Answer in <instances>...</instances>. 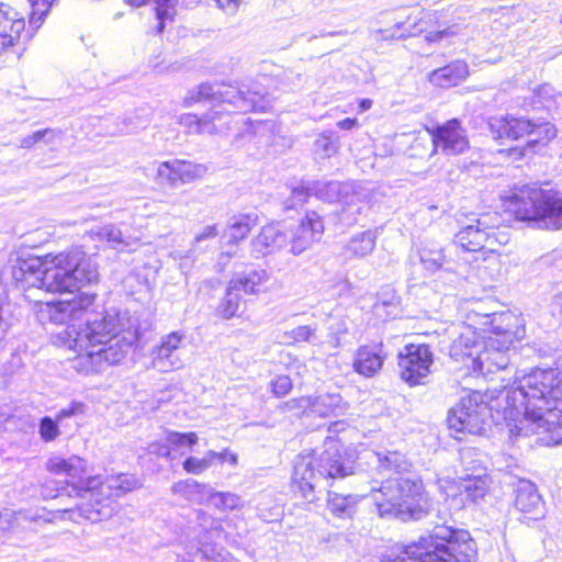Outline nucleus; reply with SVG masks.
Wrapping results in <instances>:
<instances>
[{
	"label": "nucleus",
	"mask_w": 562,
	"mask_h": 562,
	"mask_svg": "<svg viewBox=\"0 0 562 562\" xmlns=\"http://www.w3.org/2000/svg\"><path fill=\"white\" fill-rule=\"evenodd\" d=\"M463 312L464 321L448 329L451 359L483 375L505 370L515 342L525 337L521 316L510 311L486 313L479 302Z\"/></svg>",
	"instance_id": "1"
},
{
	"label": "nucleus",
	"mask_w": 562,
	"mask_h": 562,
	"mask_svg": "<svg viewBox=\"0 0 562 562\" xmlns=\"http://www.w3.org/2000/svg\"><path fill=\"white\" fill-rule=\"evenodd\" d=\"M506 417L518 419L516 435H539L544 446L562 445V372L532 369L516 372V386L506 394Z\"/></svg>",
	"instance_id": "2"
},
{
	"label": "nucleus",
	"mask_w": 562,
	"mask_h": 562,
	"mask_svg": "<svg viewBox=\"0 0 562 562\" xmlns=\"http://www.w3.org/2000/svg\"><path fill=\"white\" fill-rule=\"evenodd\" d=\"M137 340L136 325L126 314L106 312L80 329L68 326L55 342L77 353L74 368L78 372L93 374L120 363Z\"/></svg>",
	"instance_id": "3"
},
{
	"label": "nucleus",
	"mask_w": 562,
	"mask_h": 562,
	"mask_svg": "<svg viewBox=\"0 0 562 562\" xmlns=\"http://www.w3.org/2000/svg\"><path fill=\"white\" fill-rule=\"evenodd\" d=\"M210 100L213 102L209 112L199 116L193 113L181 114L178 123L190 134H221L232 130L234 115L249 111H263L267 108L265 89L251 90L243 85L236 88L224 83H202L189 91L183 105Z\"/></svg>",
	"instance_id": "4"
},
{
	"label": "nucleus",
	"mask_w": 562,
	"mask_h": 562,
	"mask_svg": "<svg viewBox=\"0 0 562 562\" xmlns=\"http://www.w3.org/2000/svg\"><path fill=\"white\" fill-rule=\"evenodd\" d=\"M14 278L47 292H70L98 282L99 271L93 258L76 247L56 255L47 254L43 258L22 259L14 269Z\"/></svg>",
	"instance_id": "5"
},
{
	"label": "nucleus",
	"mask_w": 562,
	"mask_h": 562,
	"mask_svg": "<svg viewBox=\"0 0 562 562\" xmlns=\"http://www.w3.org/2000/svg\"><path fill=\"white\" fill-rule=\"evenodd\" d=\"M476 547L469 531L436 527L428 536L406 547H394L381 562H473Z\"/></svg>",
	"instance_id": "6"
},
{
	"label": "nucleus",
	"mask_w": 562,
	"mask_h": 562,
	"mask_svg": "<svg viewBox=\"0 0 562 562\" xmlns=\"http://www.w3.org/2000/svg\"><path fill=\"white\" fill-rule=\"evenodd\" d=\"M352 473V467L342 453L337 438L327 437L321 452L301 453L293 465L290 490L307 503L316 499L315 487L321 479H342Z\"/></svg>",
	"instance_id": "7"
},
{
	"label": "nucleus",
	"mask_w": 562,
	"mask_h": 562,
	"mask_svg": "<svg viewBox=\"0 0 562 562\" xmlns=\"http://www.w3.org/2000/svg\"><path fill=\"white\" fill-rule=\"evenodd\" d=\"M376 512L382 518L420 519L431 507V501L419 480L390 477L370 492Z\"/></svg>",
	"instance_id": "8"
},
{
	"label": "nucleus",
	"mask_w": 562,
	"mask_h": 562,
	"mask_svg": "<svg viewBox=\"0 0 562 562\" xmlns=\"http://www.w3.org/2000/svg\"><path fill=\"white\" fill-rule=\"evenodd\" d=\"M137 481L128 474H119L100 479V483L90 491L87 504H80L77 508L57 509L50 514L54 517H45L49 521L71 520L80 524L82 520L98 522L112 517L119 509L116 498L126 492L134 490Z\"/></svg>",
	"instance_id": "9"
},
{
	"label": "nucleus",
	"mask_w": 562,
	"mask_h": 562,
	"mask_svg": "<svg viewBox=\"0 0 562 562\" xmlns=\"http://www.w3.org/2000/svg\"><path fill=\"white\" fill-rule=\"evenodd\" d=\"M516 220L538 229H562V194L537 187H524L506 201Z\"/></svg>",
	"instance_id": "10"
},
{
	"label": "nucleus",
	"mask_w": 562,
	"mask_h": 562,
	"mask_svg": "<svg viewBox=\"0 0 562 562\" xmlns=\"http://www.w3.org/2000/svg\"><path fill=\"white\" fill-rule=\"evenodd\" d=\"M501 216L498 213H484L472 221L471 224L462 227L454 236V244L467 251L482 252L483 262L486 265L477 266L479 270H485L487 276L493 278L501 271L499 255L494 247L497 245H506L509 241L507 232H501Z\"/></svg>",
	"instance_id": "11"
},
{
	"label": "nucleus",
	"mask_w": 562,
	"mask_h": 562,
	"mask_svg": "<svg viewBox=\"0 0 562 562\" xmlns=\"http://www.w3.org/2000/svg\"><path fill=\"white\" fill-rule=\"evenodd\" d=\"M516 386V379L513 385L504 387L496 396L493 394H482L477 391L463 396L459 403L450 409L448 415V426L457 434L468 432L472 435L481 434L490 411L494 407H502L504 419L512 436L519 437L516 432H512L510 428L514 424H520L518 419L506 417L505 409L507 406L506 394Z\"/></svg>",
	"instance_id": "12"
},
{
	"label": "nucleus",
	"mask_w": 562,
	"mask_h": 562,
	"mask_svg": "<svg viewBox=\"0 0 562 562\" xmlns=\"http://www.w3.org/2000/svg\"><path fill=\"white\" fill-rule=\"evenodd\" d=\"M30 9L27 13L15 5L0 1V56L16 46L22 40L31 41L42 26L54 0H22Z\"/></svg>",
	"instance_id": "13"
},
{
	"label": "nucleus",
	"mask_w": 562,
	"mask_h": 562,
	"mask_svg": "<svg viewBox=\"0 0 562 562\" xmlns=\"http://www.w3.org/2000/svg\"><path fill=\"white\" fill-rule=\"evenodd\" d=\"M438 484L447 499L451 501V506L459 509L483 499L490 491L491 477L484 470H479L458 480L439 477Z\"/></svg>",
	"instance_id": "14"
},
{
	"label": "nucleus",
	"mask_w": 562,
	"mask_h": 562,
	"mask_svg": "<svg viewBox=\"0 0 562 562\" xmlns=\"http://www.w3.org/2000/svg\"><path fill=\"white\" fill-rule=\"evenodd\" d=\"M46 470L55 475L66 476L67 483L74 487L77 495L87 501L90 491L97 483H100V476H85L88 462L77 454L52 456L46 462Z\"/></svg>",
	"instance_id": "15"
},
{
	"label": "nucleus",
	"mask_w": 562,
	"mask_h": 562,
	"mask_svg": "<svg viewBox=\"0 0 562 562\" xmlns=\"http://www.w3.org/2000/svg\"><path fill=\"white\" fill-rule=\"evenodd\" d=\"M95 297V293L80 292L71 300L42 303L37 316L42 322L66 324L81 318L93 306Z\"/></svg>",
	"instance_id": "16"
},
{
	"label": "nucleus",
	"mask_w": 562,
	"mask_h": 562,
	"mask_svg": "<svg viewBox=\"0 0 562 562\" xmlns=\"http://www.w3.org/2000/svg\"><path fill=\"white\" fill-rule=\"evenodd\" d=\"M432 363L434 356L427 345H407L398 356L401 378L411 386L424 382L430 373Z\"/></svg>",
	"instance_id": "17"
},
{
	"label": "nucleus",
	"mask_w": 562,
	"mask_h": 562,
	"mask_svg": "<svg viewBox=\"0 0 562 562\" xmlns=\"http://www.w3.org/2000/svg\"><path fill=\"white\" fill-rule=\"evenodd\" d=\"M289 411H301L305 416L337 417L344 415L347 405L337 393H325L316 396H301L285 403Z\"/></svg>",
	"instance_id": "18"
},
{
	"label": "nucleus",
	"mask_w": 562,
	"mask_h": 562,
	"mask_svg": "<svg viewBox=\"0 0 562 562\" xmlns=\"http://www.w3.org/2000/svg\"><path fill=\"white\" fill-rule=\"evenodd\" d=\"M324 234V223L316 212H307L295 225H288V245L290 251L297 256L321 240Z\"/></svg>",
	"instance_id": "19"
},
{
	"label": "nucleus",
	"mask_w": 562,
	"mask_h": 562,
	"mask_svg": "<svg viewBox=\"0 0 562 562\" xmlns=\"http://www.w3.org/2000/svg\"><path fill=\"white\" fill-rule=\"evenodd\" d=\"M431 136V155L439 150L445 155H460L469 148L465 130L457 119L450 120L436 128H427Z\"/></svg>",
	"instance_id": "20"
},
{
	"label": "nucleus",
	"mask_w": 562,
	"mask_h": 562,
	"mask_svg": "<svg viewBox=\"0 0 562 562\" xmlns=\"http://www.w3.org/2000/svg\"><path fill=\"white\" fill-rule=\"evenodd\" d=\"M186 336L180 331L169 333L160 338L150 351L151 366L160 372H170L183 367L180 349Z\"/></svg>",
	"instance_id": "21"
},
{
	"label": "nucleus",
	"mask_w": 562,
	"mask_h": 562,
	"mask_svg": "<svg viewBox=\"0 0 562 562\" xmlns=\"http://www.w3.org/2000/svg\"><path fill=\"white\" fill-rule=\"evenodd\" d=\"M205 171L206 168L203 165L172 159L162 161L157 166L155 179L160 184L176 188L202 178Z\"/></svg>",
	"instance_id": "22"
},
{
	"label": "nucleus",
	"mask_w": 562,
	"mask_h": 562,
	"mask_svg": "<svg viewBox=\"0 0 562 562\" xmlns=\"http://www.w3.org/2000/svg\"><path fill=\"white\" fill-rule=\"evenodd\" d=\"M288 225L273 222L262 226L251 239V252L255 258H262L278 252L288 245Z\"/></svg>",
	"instance_id": "23"
},
{
	"label": "nucleus",
	"mask_w": 562,
	"mask_h": 562,
	"mask_svg": "<svg viewBox=\"0 0 562 562\" xmlns=\"http://www.w3.org/2000/svg\"><path fill=\"white\" fill-rule=\"evenodd\" d=\"M384 360L385 355L382 344L363 345L357 349L353 356L352 368L358 374L372 378L380 372Z\"/></svg>",
	"instance_id": "24"
},
{
	"label": "nucleus",
	"mask_w": 562,
	"mask_h": 562,
	"mask_svg": "<svg viewBox=\"0 0 562 562\" xmlns=\"http://www.w3.org/2000/svg\"><path fill=\"white\" fill-rule=\"evenodd\" d=\"M530 119L512 114L492 116L488 121L491 133L496 138L519 139L527 136Z\"/></svg>",
	"instance_id": "25"
},
{
	"label": "nucleus",
	"mask_w": 562,
	"mask_h": 562,
	"mask_svg": "<svg viewBox=\"0 0 562 562\" xmlns=\"http://www.w3.org/2000/svg\"><path fill=\"white\" fill-rule=\"evenodd\" d=\"M199 440L195 432H178L168 431L166 435L165 443H151L149 450L159 456L173 459L176 453H187Z\"/></svg>",
	"instance_id": "26"
},
{
	"label": "nucleus",
	"mask_w": 562,
	"mask_h": 562,
	"mask_svg": "<svg viewBox=\"0 0 562 562\" xmlns=\"http://www.w3.org/2000/svg\"><path fill=\"white\" fill-rule=\"evenodd\" d=\"M232 288L249 295H260L273 290L277 282L271 283L270 273L265 269L252 270L231 280Z\"/></svg>",
	"instance_id": "27"
},
{
	"label": "nucleus",
	"mask_w": 562,
	"mask_h": 562,
	"mask_svg": "<svg viewBox=\"0 0 562 562\" xmlns=\"http://www.w3.org/2000/svg\"><path fill=\"white\" fill-rule=\"evenodd\" d=\"M469 66L463 60H453L450 64L435 69L428 76L430 83L448 89L463 82L469 76Z\"/></svg>",
	"instance_id": "28"
},
{
	"label": "nucleus",
	"mask_w": 562,
	"mask_h": 562,
	"mask_svg": "<svg viewBox=\"0 0 562 562\" xmlns=\"http://www.w3.org/2000/svg\"><path fill=\"white\" fill-rule=\"evenodd\" d=\"M344 184L345 182L314 181L308 183L306 187L295 188L293 190V196L301 203L305 201L307 195L312 194L326 202L339 203L342 195Z\"/></svg>",
	"instance_id": "29"
},
{
	"label": "nucleus",
	"mask_w": 562,
	"mask_h": 562,
	"mask_svg": "<svg viewBox=\"0 0 562 562\" xmlns=\"http://www.w3.org/2000/svg\"><path fill=\"white\" fill-rule=\"evenodd\" d=\"M515 507L528 515H533L535 518L542 515L541 497L537 487L530 481H519L515 490Z\"/></svg>",
	"instance_id": "30"
},
{
	"label": "nucleus",
	"mask_w": 562,
	"mask_h": 562,
	"mask_svg": "<svg viewBox=\"0 0 562 562\" xmlns=\"http://www.w3.org/2000/svg\"><path fill=\"white\" fill-rule=\"evenodd\" d=\"M362 498L363 496L357 494H340L328 491L327 508L337 518L351 519L357 513L358 504Z\"/></svg>",
	"instance_id": "31"
},
{
	"label": "nucleus",
	"mask_w": 562,
	"mask_h": 562,
	"mask_svg": "<svg viewBox=\"0 0 562 562\" xmlns=\"http://www.w3.org/2000/svg\"><path fill=\"white\" fill-rule=\"evenodd\" d=\"M367 194L355 183L345 182L342 187V195L339 201L341 205V213L346 220L355 221L357 215L361 213L363 206L367 204Z\"/></svg>",
	"instance_id": "32"
},
{
	"label": "nucleus",
	"mask_w": 562,
	"mask_h": 562,
	"mask_svg": "<svg viewBox=\"0 0 562 562\" xmlns=\"http://www.w3.org/2000/svg\"><path fill=\"white\" fill-rule=\"evenodd\" d=\"M529 130L525 149L533 153L546 147L557 136L554 125L543 120H531Z\"/></svg>",
	"instance_id": "33"
},
{
	"label": "nucleus",
	"mask_w": 562,
	"mask_h": 562,
	"mask_svg": "<svg viewBox=\"0 0 562 562\" xmlns=\"http://www.w3.org/2000/svg\"><path fill=\"white\" fill-rule=\"evenodd\" d=\"M258 224V215L255 213H239L233 215L226 226L225 236L229 244H237L249 235Z\"/></svg>",
	"instance_id": "34"
},
{
	"label": "nucleus",
	"mask_w": 562,
	"mask_h": 562,
	"mask_svg": "<svg viewBox=\"0 0 562 562\" xmlns=\"http://www.w3.org/2000/svg\"><path fill=\"white\" fill-rule=\"evenodd\" d=\"M419 261L428 272L440 270L446 263L443 248L431 240H425L418 248Z\"/></svg>",
	"instance_id": "35"
},
{
	"label": "nucleus",
	"mask_w": 562,
	"mask_h": 562,
	"mask_svg": "<svg viewBox=\"0 0 562 562\" xmlns=\"http://www.w3.org/2000/svg\"><path fill=\"white\" fill-rule=\"evenodd\" d=\"M210 490V485L199 483L198 481L192 479L179 481L175 483L171 488L172 493L176 495H180L190 502L205 505L207 502Z\"/></svg>",
	"instance_id": "36"
},
{
	"label": "nucleus",
	"mask_w": 562,
	"mask_h": 562,
	"mask_svg": "<svg viewBox=\"0 0 562 562\" xmlns=\"http://www.w3.org/2000/svg\"><path fill=\"white\" fill-rule=\"evenodd\" d=\"M56 513V510L46 512L45 509L42 513L31 514L29 512L20 510L18 513H0V529L8 532H14L23 522L26 521H38L43 520L45 522H50L45 519V517H53L50 514Z\"/></svg>",
	"instance_id": "37"
},
{
	"label": "nucleus",
	"mask_w": 562,
	"mask_h": 562,
	"mask_svg": "<svg viewBox=\"0 0 562 562\" xmlns=\"http://www.w3.org/2000/svg\"><path fill=\"white\" fill-rule=\"evenodd\" d=\"M376 236L373 232L359 233L350 238L345 246V256L349 259L363 258L370 255L375 247Z\"/></svg>",
	"instance_id": "38"
},
{
	"label": "nucleus",
	"mask_w": 562,
	"mask_h": 562,
	"mask_svg": "<svg viewBox=\"0 0 562 562\" xmlns=\"http://www.w3.org/2000/svg\"><path fill=\"white\" fill-rule=\"evenodd\" d=\"M133 7H140L145 3H154L158 20L157 33H162L167 22L173 21L177 14L178 0H125Z\"/></svg>",
	"instance_id": "39"
},
{
	"label": "nucleus",
	"mask_w": 562,
	"mask_h": 562,
	"mask_svg": "<svg viewBox=\"0 0 562 562\" xmlns=\"http://www.w3.org/2000/svg\"><path fill=\"white\" fill-rule=\"evenodd\" d=\"M206 505L212 506L218 512L227 513L241 509L244 502L241 496L236 493L215 491L211 486Z\"/></svg>",
	"instance_id": "40"
},
{
	"label": "nucleus",
	"mask_w": 562,
	"mask_h": 562,
	"mask_svg": "<svg viewBox=\"0 0 562 562\" xmlns=\"http://www.w3.org/2000/svg\"><path fill=\"white\" fill-rule=\"evenodd\" d=\"M376 459L379 462V470L381 473L393 472L396 474H401L406 472L411 464L398 451H387L385 454L376 453Z\"/></svg>",
	"instance_id": "41"
},
{
	"label": "nucleus",
	"mask_w": 562,
	"mask_h": 562,
	"mask_svg": "<svg viewBox=\"0 0 562 562\" xmlns=\"http://www.w3.org/2000/svg\"><path fill=\"white\" fill-rule=\"evenodd\" d=\"M226 452L209 450L203 458L189 457L183 462L187 473L199 475L212 467L215 460H223Z\"/></svg>",
	"instance_id": "42"
},
{
	"label": "nucleus",
	"mask_w": 562,
	"mask_h": 562,
	"mask_svg": "<svg viewBox=\"0 0 562 562\" xmlns=\"http://www.w3.org/2000/svg\"><path fill=\"white\" fill-rule=\"evenodd\" d=\"M89 235L91 239L106 241L116 249H123L128 245L123 238L122 232L112 224L91 229Z\"/></svg>",
	"instance_id": "43"
},
{
	"label": "nucleus",
	"mask_w": 562,
	"mask_h": 562,
	"mask_svg": "<svg viewBox=\"0 0 562 562\" xmlns=\"http://www.w3.org/2000/svg\"><path fill=\"white\" fill-rule=\"evenodd\" d=\"M238 289L232 288V282L229 281L226 294L221 302L218 307L220 314L223 318L229 319L238 315V311L240 307L241 297L237 293Z\"/></svg>",
	"instance_id": "44"
},
{
	"label": "nucleus",
	"mask_w": 562,
	"mask_h": 562,
	"mask_svg": "<svg viewBox=\"0 0 562 562\" xmlns=\"http://www.w3.org/2000/svg\"><path fill=\"white\" fill-rule=\"evenodd\" d=\"M284 342L286 344H296V342H308L312 345H317L319 339L316 335V328L302 325L297 326L289 331H285L283 335Z\"/></svg>",
	"instance_id": "45"
},
{
	"label": "nucleus",
	"mask_w": 562,
	"mask_h": 562,
	"mask_svg": "<svg viewBox=\"0 0 562 562\" xmlns=\"http://www.w3.org/2000/svg\"><path fill=\"white\" fill-rule=\"evenodd\" d=\"M348 333L349 328L345 318L334 319L328 326V342L333 348H339L345 342Z\"/></svg>",
	"instance_id": "46"
},
{
	"label": "nucleus",
	"mask_w": 562,
	"mask_h": 562,
	"mask_svg": "<svg viewBox=\"0 0 562 562\" xmlns=\"http://www.w3.org/2000/svg\"><path fill=\"white\" fill-rule=\"evenodd\" d=\"M60 423L61 422L57 420V416L55 417V419L47 416L43 417L40 422L38 428L41 439L45 442H50L57 439L60 435L58 426Z\"/></svg>",
	"instance_id": "47"
},
{
	"label": "nucleus",
	"mask_w": 562,
	"mask_h": 562,
	"mask_svg": "<svg viewBox=\"0 0 562 562\" xmlns=\"http://www.w3.org/2000/svg\"><path fill=\"white\" fill-rule=\"evenodd\" d=\"M314 150L322 157H330L337 151V145L333 139L331 132H324L314 143Z\"/></svg>",
	"instance_id": "48"
},
{
	"label": "nucleus",
	"mask_w": 562,
	"mask_h": 562,
	"mask_svg": "<svg viewBox=\"0 0 562 562\" xmlns=\"http://www.w3.org/2000/svg\"><path fill=\"white\" fill-rule=\"evenodd\" d=\"M196 554H201V558L213 562H225L226 557L222 548H217L215 544L201 542L196 548Z\"/></svg>",
	"instance_id": "49"
},
{
	"label": "nucleus",
	"mask_w": 562,
	"mask_h": 562,
	"mask_svg": "<svg viewBox=\"0 0 562 562\" xmlns=\"http://www.w3.org/2000/svg\"><path fill=\"white\" fill-rule=\"evenodd\" d=\"M461 33V27L459 24H453L451 26H447L437 31L428 32L426 35V41L430 43L450 41L452 37L459 35Z\"/></svg>",
	"instance_id": "50"
},
{
	"label": "nucleus",
	"mask_w": 562,
	"mask_h": 562,
	"mask_svg": "<svg viewBox=\"0 0 562 562\" xmlns=\"http://www.w3.org/2000/svg\"><path fill=\"white\" fill-rule=\"evenodd\" d=\"M292 387V381L288 375H279L270 382V390L277 397L285 396Z\"/></svg>",
	"instance_id": "51"
},
{
	"label": "nucleus",
	"mask_w": 562,
	"mask_h": 562,
	"mask_svg": "<svg viewBox=\"0 0 562 562\" xmlns=\"http://www.w3.org/2000/svg\"><path fill=\"white\" fill-rule=\"evenodd\" d=\"M55 135H56V132L54 130H49V128L36 131L33 134L21 138L20 147L21 148H31L35 144L42 142L46 136H55Z\"/></svg>",
	"instance_id": "52"
},
{
	"label": "nucleus",
	"mask_w": 562,
	"mask_h": 562,
	"mask_svg": "<svg viewBox=\"0 0 562 562\" xmlns=\"http://www.w3.org/2000/svg\"><path fill=\"white\" fill-rule=\"evenodd\" d=\"M87 407L81 402H72L69 406L61 408L57 414V420L63 422L65 418L85 415Z\"/></svg>",
	"instance_id": "53"
},
{
	"label": "nucleus",
	"mask_w": 562,
	"mask_h": 562,
	"mask_svg": "<svg viewBox=\"0 0 562 562\" xmlns=\"http://www.w3.org/2000/svg\"><path fill=\"white\" fill-rule=\"evenodd\" d=\"M217 234H218L217 225H215V224L207 225L202 229L201 233L195 235L193 245L209 240V239H213L217 236Z\"/></svg>",
	"instance_id": "54"
},
{
	"label": "nucleus",
	"mask_w": 562,
	"mask_h": 562,
	"mask_svg": "<svg viewBox=\"0 0 562 562\" xmlns=\"http://www.w3.org/2000/svg\"><path fill=\"white\" fill-rule=\"evenodd\" d=\"M218 8L229 14L236 13L243 0H214Z\"/></svg>",
	"instance_id": "55"
},
{
	"label": "nucleus",
	"mask_w": 562,
	"mask_h": 562,
	"mask_svg": "<svg viewBox=\"0 0 562 562\" xmlns=\"http://www.w3.org/2000/svg\"><path fill=\"white\" fill-rule=\"evenodd\" d=\"M198 520L201 522V525H205L207 522V520L211 521L210 524V528H215L214 525H218V522L213 518L211 517L207 513L203 512V510H199L198 512Z\"/></svg>",
	"instance_id": "56"
},
{
	"label": "nucleus",
	"mask_w": 562,
	"mask_h": 562,
	"mask_svg": "<svg viewBox=\"0 0 562 562\" xmlns=\"http://www.w3.org/2000/svg\"><path fill=\"white\" fill-rule=\"evenodd\" d=\"M337 126L341 130H352L353 127L358 126L357 119H345L337 123Z\"/></svg>",
	"instance_id": "57"
},
{
	"label": "nucleus",
	"mask_w": 562,
	"mask_h": 562,
	"mask_svg": "<svg viewBox=\"0 0 562 562\" xmlns=\"http://www.w3.org/2000/svg\"><path fill=\"white\" fill-rule=\"evenodd\" d=\"M552 308L554 313L562 315V292L553 297Z\"/></svg>",
	"instance_id": "58"
},
{
	"label": "nucleus",
	"mask_w": 562,
	"mask_h": 562,
	"mask_svg": "<svg viewBox=\"0 0 562 562\" xmlns=\"http://www.w3.org/2000/svg\"><path fill=\"white\" fill-rule=\"evenodd\" d=\"M226 452L223 460H218L220 462L228 461L232 465L237 464L238 457L236 453L229 452L228 450H224Z\"/></svg>",
	"instance_id": "59"
},
{
	"label": "nucleus",
	"mask_w": 562,
	"mask_h": 562,
	"mask_svg": "<svg viewBox=\"0 0 562 562\" xmlns=\"http://www.w3.org/2000/svg\"><path fill=\"white\" fill-rule=\"evenodd\" d=\"M371 106H372V100H370V99H362L359 102L360 112H364V111L369 110Z\"/></svg>",
	"instance_id": "60"
},
{
	"label": "nucleus",
	"mask_w": 562,
	"mask_h": 562,
	"mask_svg": "<svg viewBox=\"0 0 562 562\" xmlns=\"http://www.w3.org/2000/svg\"><path fill=\"white\" fill-rule=\"evenodd\" d=\"M41 493L45 498H55L57 496V494H55L53 491L48 490L47 485L42 486Z\"/></svg>",
	"instance_id": "61"
},
{
	"label": "nucleus",
	"mask_w": 562,
	"mask_h": 562,
	"mask_svg": "<svg viewBox=\"0 0 562 562\" xmlns=\"http://www.w3.org/2000/svg\"><path fill=\"white\" fill-rule=\"evenodd\" d=\"M373 37L374 40L379 41V40H386L387 37L385 36V31L383 30H376L373 32Z\"/></svg>",
	"instance_id": "62"
},
{
	"label": "nucleus",
	"mask_w": 562,
	"mask_h": 562,
	"mask_svg": "<svg viewBox=\"0 0 562 562\" xmlns=\"http://www.w3.org/2000/svg\"><path fill=\"white\" fill-rule=\"evenodd\" d=\"M54 131L56 132V135H55V136H46L42 142H45V143H47V144H50V143H53L56 138H59V137H60V132H59V131H56V130H54Z\"/></svg>",
	"instance_id": "63"
},
{
	"label": "nucleus",
	"mask_w": 562,
	"mask_h": 562,
	"mask_svg": "<svg viewBox=\"0 0 562 562\" xmlns=\"http://www.w3.org/2000/svg\"><path fill=\"white\" fill-rule=\"evenodd\" d=\"M551 90H552V89H551V87H550L549 85L541 86V87L539 88V94H541V93H548V92H550Z\"/></svg>",
	"instance_id": "64"
}]
</instances>
